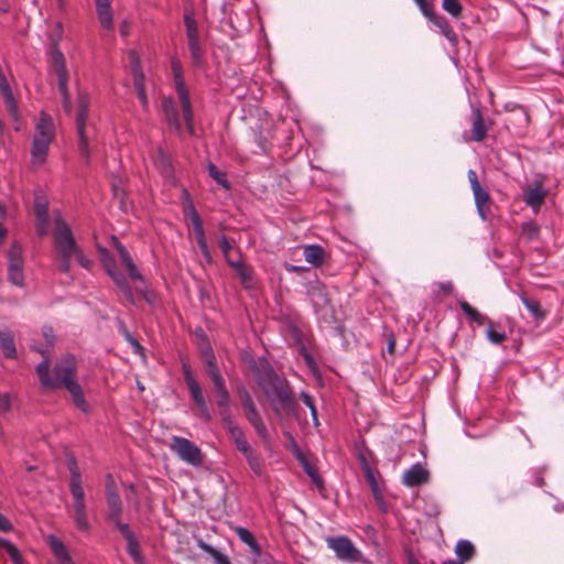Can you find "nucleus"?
I'll return each mask as SVG.
<instances>
[{"mask_svg": "<svg viewBox=\"0 0 564 564\" xmlns=\"http://www.w3.org/2000/svg\"><path fill=\"white\" fill-rule=\"evenodd\" d=\"M44 360L36 366V373L41 384L46 389H57L64 387L72 395L74 404L83 412L87 413L89 406L85 400L82 387L75 380L76 360L73 356H65L54 367L53 375H50V360L47 349H36Z\"/></svg>", "mask_w": 564, "mask_h": 564, "instance_id": "f257e3e1", "label": "nucleus"}, {"mask_svg": "<svg viewBox=\"0 0 564 564\" xmlns=\"http://www.w3.org/2000/svg\"><path fill=\"white\" fill-rule=\"evenodd\" d=\"M55 243V253L57 268L61 272L68 274L70 272L72 259H76L80 267L89 270L93 261L85 257L80 247L77 245L69 226L61 216L55 218V230L53 234Z\"/></svg>", "mask_w": 564, "mask_h": 564, "instance_id": "f03ea898", "label": "nucleus"}, {"mask_svg": "<svg viewBox=\"0 0 564 564\" xmlns=\"http://www.w3.org/2000/svg\"><path fill=\"white\" fill-rule=\"evenodd\" d=\"M63 24L61 22H56L53 26V30L50 34L51 40V47H50V54H51V62H50V68L51 73L57 78V87L58 91L61 93L63 97V107L65 111L70 110V96L68 91V72L66 68V61L58 48V43L63 37Z\"/></svg>", "mask_w": 564, "mask_h": 564, "instance_id": "7ed1b4c3", "label": "nucleus"}, {"mask_svg": "<svg viewBox=\"0 0 564 564\" xmlns=\"http://www.w3.org/2000/svg\"><path fill=\"white\" fill-rule=\"evenodd\" d=\"M263 391L279 416L295 414L296 401L289 382L279 376L271 373L268 377Z\"/></svg>", "mask_w": 564, "mask_h": 564, "instance_id": "20e7f679", "label": "nucleus"}, {"mask_svg": "<svg viewBox=\"0 0 564 564\" xmlns=\"http://www.w3.org/2000/svg\"><path fill=\"white\" fill-rule=\"evenodd\" d=\"M55 139V124L52 117L45 111H41L40 118L34 127V134L31 147V165L33 167L42 166L50 151V144Z\"/></svg>", "mask_w": 564, "mask_h": 564, "instance_id": "39448f33", "label": "nucleus"}, {"mask_svg": "<svg viewBox=\"0 0 564 564\" xmlns=\"http://www.w3.org/2000/svg\"><path fill=\"white\" fill-rule=\"evenodd\" d=\"M89 105L90 102L88 96L84 93H80L77 98V112L75 122L78 135V150L86 163H89L90 159L89 139L90 130H94V128L88 124Z\"/></svg>", "mask_w": 564, "mask_h": 564, "instance_id": "423d86ee", "label": "nucleus"}, {"mask_svg": "<svg viewBox=\"0 0 564 564\" xmlns=\"http://www.w3.org/2000/svg\"><path fill=\"white\" fill-rule=\"evenodd\" d=\"M202 356L205 364V370L209 378L212 379L215 389L217 391V404L219 408H221V415H227V409L229 404V393L226 389L225 380L223 379L216 364V357L213 352V349L210 346H206L202 349Z\"/></svg>", "mask_w": 564, "mask_h": 564, "instance_id": "0eeeda50", "label": "nucleus"}, {"mask_svg": "<svg viewBox=\"0 0 564 564\" xmlns=\"http://www.w3.org/2000/svg\"><path fill=\"white\" fill-rule=\"evenodd\" d=\"M172 72L174 77L175 90L178 96L185 126L191 134L194 133L193 111L191 107L188 91L182 74V65L177 59L172 61Z\"/></svg>", "mask_w": 564, "mask_h": 564, "instance_id": "6e6552de", "label": "nucleus"}, {"mask_svg": "<svg viewBox=\"0 0 564 564\" xmlns=\"http://www.w3.org/2000/svg\"><path fill=\"white\" fill-rule=\"evenodd\" d=\"M170 449L184 463L199 467L204 463L205 455L192 441L182 436H172Z\"/></svg>", "mask_w": 564, "mask_h": 564, "instance_id": "1a4fd4ad", "label": "nucleus"}, {"mask_svg": "<svg viewBox=\"0 0 564 564\" xmlns=\"http://www.w3.org/2000/svg\"><path fill=\"white\" fill-rule=\"evenodd\" d=\"M326 543L335 552L336 557L343 562L357 563L362 560L361 551L345 535L328 536Z\"/></svg>", "mask_w": 564, "mask_h": 564, "instance_id": "9d476101", "label": "nucleus"}, {"mask_svg": "<svg viewBox=\"0 0 564 564\" xmlns=\"http://www.w3.org/2000/svg\"><path fill=\"white\" fill-rule=\"evenodd\" d=\"M73 497V519L78 530L88 531L90 525L87 520L85 491L83 485L69 487Z\"/></svg>", "mask_w": 564, "mask_h": 564, "instance_id": "9b49d317", "label": "nucleus"}, {"mask_svg": "<svg viewBox=\"0 0 564 564\" xmlns=\"http://www.w3.org/2000/svg\"><path fill=\"white\" fill-rule=\"evenodd\" d=\"M8 276L14 285H23L22 247L18 242H13L8 251Z\"/></svg>", "mask_w": 564, "mask_h": 564, "instance_id": "f8f14e48", "label": "nucleus"}, {"mask_svg": "<svg viewBox=\"0 0 564 564\" xmlns=\"http://www.w3.org/2000/svg\"><path fill=\"white\" fill-rule=\"evenodd\" d=\"M468 181L474 194L475 204L479 216L485 220L489 213L490 196L489 193L481 187L477 173L474 170H469L467 173Z\"/></svg>", "mask_w": 564, "mask_h": 564, "instance_id": "ddd939ff", "label": "nucleus"}, {"mask_svg": "<svg viewBox=\"0 0 564 564\" xmlns=\"http://www.w3.org/2000/svg\"><path fill=\"white\" fill-rule=\"evenodd\" d=\"M131 72L133 75V86L137 90L138 98L144 110L149 108V100L144 88V75L141 70L140 59L134 51H130L128 54Z\"/></svg>", "mask_w": 564, "mask_h": 564, "instance_id": "4468645a", "label": "nucleus"}, {"mask_svg": "<svg viewBox=\"0 0 564 564\" xmlns=\"http://www.w3.org/2000/svg\"><path fill=\"white\" fill-rule=\"evenodd\" d=\"M104 268L108 275L112 279L115 284L123 292L126 299L130 303H134L132 290L126 279V276L118 270L116 262L112 258L105 257L102 259Z\"/></svg>", "mask_w": 564, "mask_h": 564, "instance_id": "2eb2a0df", "label": "nucleus"}, {"mask_svg": "<svg viewBox=\"0 0 564 564\" xmlns=\"http://www.w3.org/2000/svg\"><path fill=\"white\" fill-rule=\"evenodd\" d=\"M106 498L109 510V520H118L122 512V503L117 492L115 479L110 474L106 477Z\"/></svg>", "mask_w": 564, "mask_h": 564, "instance_id": "dca6fc26", "label": "nucleus"}, {"mask_svg": "<svg viewBox=\"0 0 564 564\" xmlns=\"http://www.w3.org/2000/svg\"><path fill=\"white\" fill-rule=\"evenodd\" d=\"M112 242L129 278L133 281L143 282V275L139 272L126 247L116 237H112Z\"/></svg>", "mask_w": 564, "mask_h": 564, "instance_id": "f3484780", "label": "nucleus"}, {"mask_svg": "<svg viewBox=\"0 0 564 564\" xmlns=\"http://www.w3.org/2000/svg\"><path fill=\"white\" fill-rule=\"evenodd\" d=\"M112 242L129 278L133 281L143 282V275L139 272L126 247L116 237H112Z\"/></svg>", "mask_w": 564, "mask_h": 564, "instance_id": "a211bd4d", "label": "nucleus"}, {"mask_svg": "<svg viewBox=\"0 0 564 564\" xmlns=\"http://www.w3.org/2000/svg\"><path fill=\"white\" fill-rule=\"evenodd\" d=\"M429 480L430 473L420 463L411 466V468L405 470L402 476V482L408 487H417L426 484Z\"/></svg>", "mask_w": 564, "mask_h": 564, "instance_id": "6ab92c4d", "label": "nucleus"}, {"mask_svg": "<svg viewBox=\"0 0 564 564\" xmlns=\"http://www.w3.org/2000/svg\"><path fill=\"white\" fill-rule=\"evenodd\" d=\"M162 112L163 118L167 126L174 129L178 134L181 133V121L177 108L174 100L171 97L162 99Z\"/></svg>", "mask_w": 564, "mask_h": 564, "instance_id": "aec40b11", "label": "nucleus"}, {"mask_svg": "<svg viewBox=\"0 0 564 564\" xmlns=\"http://www.w3.org/2000/svg\"><path fill=\"white\" fill-rule=\"evenodd\" d=\"M96 12L100 25L111 31L113 29V14L111 10V0H95Z\"/></svg>", "mask_w": 564, "mask_h": 564, "instance_id": "412c9836", "label": "nucleus"}, {"mask_svg": "<svg viewBox=\"0 0 564 564\" xmlns=\"http://www.w3.org/2000/svg\"><path fill=\"white\" fill-rule=\"evenodd\" d=\"M487 135V127L485 124V120L482 113L479 108L473 109V123H471V133L469 138L466 140H471L476 142H481Z\"/></svg>", "mask_w": 564, "mask_h": 564, "instance_id": "4be33fe9", "label": "nucleus"}, {"mask_svg": "<svg viewBox=\"0 0 564 564\" xmlns=\"http://www.w3.org/2000/svg\"><path fill=\"white\" fill-rule=\"evenodd\" d=\"M187 388H188V390L191 392V395H192L193 400L197 404V406H198V409L200 411L202 416L206 421L210 420V413H209L206 400L204 398L202 388H200L199 383L197 382V380L196 379H191L189 384L187 386Z\"/></svg>", "mask_w": 564, "mask_h": 564, "instance_id": "5701e85b", "label": "nucleus"}, {"mask_svg": "<svg viewBox=\"0 0 564 564\" xmlns=\"http://www.w3.org/2000/svg\"><path fill=\"white\" fill-rule=\"evenodd\" d=\"M546 196V192L541 183L535 184L534 187H528L524 192V202L533 209L540 208Z\"/></svg>", "mask_w": 564, "mask_h": 564, "instance_id": "b1692460", "label": "nucleus"}, {"mask_svg": "<svg viewBox=\"0 0 564 564\" xmlns=\"http://www.w3.org/2000/svg\"><path fill=\"white\" fill-rule=\"evenodd\" d=\"M365 478L371 489L372 496L378 505H384V498L379 485L380 474L375 468H367V471L364 473Z\"/></svg>", "mask_w": 564, "mask_h": 564, "instance_id": "393cba45", "label": "nucleus"}, {"mask_svg": "<svg viewBox=\"0 0 564 564\" xmlns=\"http://www.w3.org/2000/svg\"><path fill=\"white\" fill-rule=\"evenodd\" d=\"M48 542L57 564H74L66 546L62 541L53 535H50Z\"/></svg>", "mask_w": 564, "mask_h": 564, "instance_id": "a878e982", "label": "nucleus"}, {"mask_svg": "<svg viewBox=\"0 0 564 564\" xmlns=\"http://www.w3.org/2000/svg\"><path fill=\"white\" fill-rule=\"evenodd\" d=\"M230 267L236 270L241 283L250 289L253 285V271L250 267L242 263L240 260H228Z\"/></svg>", "mask_w": 564, "mask_h": 564, "instance_id": "bb28decb", "label": "nucleus"}, {"mask_svg": "<svg viewBox=\"0 0 564 564\" xmlns=\"http://www.w3.org/2000/svg\"><path fill=\"white\" fill-rule=\"evenodd\" d=\"M304 258L313 267H321L325 259V250L318 245L305 246Z\"/></svg>", "mask_w": 564, "mask_h": 564, "instance_id": "cd10ccee", "label": "nucleus"}, {"mask_svg": "<svg viewBox=\"0 0 564 564\" xmlns=\"http://www.w3.org/2000/svg\"><path fill=\"white\" fill-rule=\"evenodd\" d=\"M154 163L164 177L170 178L173 176L171 158L167 153L164 152L162 148L158 149L156 154L154 156Z\"/></svg>", "mask_w": 564, "mask_h": 564, "instance_id": "c85d7f7f", "label": "nucleus"}, {"mask_svg": "<svg viewBox=\"0 0 564 564\" xmlns=\"http://www.w3.org/2000/svg\"><path fill=\"white\" fill-rule=\"evenodd\" d=\"M0 348L7 358L13 359L17 357L14 337L9 329H0Z\"/></svg>", "mask_w": 564, "mask_h": 564, "instance_id": "c756f323", "label": "nucleus"}, {"mask_svg": "<svg viewBox=\"0 0 564 564\" xmlns=\"http://www.w3.org/2000/svg\"><path fill=\"white\" fill-rule=\"evenodd\" d=\"M245 415L249 423L253 426L258 435L263 440L267 441L269 438L268 430L258 412L257 409L246 411Z\"/></svg>", "mask_w": 564, "mask_h": 564, "instance_id": "7c9ffc66", "label": "nucleus"}, {"mask_svg": "<svg viewBox=\"0 0 564 564\" xmlns=\"http://www.w3.org/2000/svg\"><path fill=\"white\" fill-rule=\"evenodd\" d=\"M455 553L464 564L469 562L476 554L474 544L468 540H459L455 545Z\"/></svg>", "mask_w": 564, "mask_h": 564, "instance_id": "2f4dec72", "label": "nucleus"}, {"mask_svg": "<svg viewBox=\"0 0 564 564\" xmlns=\"http://www.w3.org/2000/svg\"><path fill=\"white\" fill-rule=\"evenodd\" d=\"M197 546L207 553L214 561L215 564H231L228 556L212 546L210 544L206 543L202 539L197 540Z\"/></svg>", "mask_w": 564, "mask_h": 564, "instance_id": "473e14b6", "label": "nucleus"}, {"mask_svg": "<svg viewBox=\"0 0 564 564\" xmlns=\"http://www.w3.org/2000/svg\"><path fill=\"white\" fill-rule=\"evenodd\" d=\"M185 213L189 217L191 223L193 225V231H194L196 241L205 239L206 237H205V231H204V227H203V221H202L198 213L194 208V206L189 205L186 208Z\"/></svg>", "mask_w": 564, "mask_h": 564, "instance_id": "72a5a7b5", "label": "nucleus"}, {"mask_svg": "<svg viewBox=\"0 0 564 564\" xmlns=\"http://www.w3.org/2000/svg\"><path fill=\"white\" fill-rule=\"evenodd\" d=\"M235 533L243 543H246L251 549L254 555H260V546L257 543L253 534L248 529L243 527H236Z\"/></svg>", "mask_w": 564, "mask_h": 564, "instance_id": "f704fd0d", "label": "nucleus"}, {"mask_svg": "<svg viewBox=\"0 0 564 564\" xmlns=\"http://www.w3.org/2000/svg\"><path fill=\"white\" fill-rule=\"evenodd\" d=\"M433 23L440 29V32L452 43L456 44L458 39L453 30V28L449 25L447 20L444 17L437 15L434 17Z\"/></svg>", "mask_w": 564, "mask_h": 564, "instance_id": "c9c22d12", "label": "nucleus"}, {"mask_svg": "<svg viewBox=\"0 0 564 564\" xmlns=\"http://www.w3.org/2000/svg\"><path fill=\"white\" fill-rule=\"evenodd\" d=\"M459 307L462 311L467 315V317L477 323L478 325L487 324L490 319L480 314L476 308H474L469 303H467L465 300H462L458 302Z\"/></svg>", "mask_w": 564, "mask_h": 564, "instance_id": "e433bc0d", "label": "nucleus"}, {"mask_svg": "<svg viewBox=\"0 0 564 564\" xmlns=\"http://www.w3.org/2000/svg\"><path fill=\"white\" fill-rule=\"evenodd\" d=\"M188 50L191 54V58L193 61V64L196 67H202L204 65V51L202 48V45L198 40L188 41Z\"/></svg>", "mask_w": 564, "mask_h": 564, "instance_id": "4c0bfd02", "label": "nucleus"}, {"mask_svg": "<svg viewBox=\"0 0 564 564\" xmlns=\"http://www.w3.org/2000/svg\"><path fill=\"white\" fill-rule=\"evenodd\" d=\"M249 467L257 476H262L264 471V460L253 449L245 455Z\"/></svg>", "mask_w": 564, "mask_h": 564, "instance_id": "58836bf2", "label": "nucleus"}, {"mask_svg": "<svg viewBox=\"0 0 564 564\" xmlns=\"http://www.w3.org/2000/svg\"><path fill=\"white\" fill-rule=\"evenodd\" d=\"M0 553L8 554L14 564H22V557L19 550L6 539H0Z\"/></svg>", "mask_w": 564, "mask_h": 564, "instance_id": "ea45409f", "label": "nucleus"}, {"mask_svg": "<svg viewBox=\"0 0 564 564\" xmlns=\"http://www.w3.org/2000/svg\"><path fill=\"white\" fill-rule=\"evenodd\" d=\"M520 300L536 319H543L545 317V313L538 301L529 299L524 293L520 294Z\"/></svg>", "mask_w": 564, "mask_h": 564, "instance_id": "a19ab883", "label": "nucleus"}, {"mask_svg": "<svg viewBox=\"0 0 564 564\" xmlns=\"http://www.w3.org/2000/svg\"><path fill=\"white\" fill-rule=\"evenodd\" d=\"M208 174L212 178H214L220 186L228 189L230 187V183L226 177V174L217 169V166L213 163L207 165Z\"/></svg>", "mask_w": 564, "mask_h": 564, "instance_id": "79ce46f5", "label": "nucleus"}, {"mask_svg": "<svg viewBox=\"0 0 564 564\" xmlns=\"http://www.w3.org/2000/svg\"><path fill=\"white\" fill-rule=\"evenodd\" d=\"M302 466H303L305 473L308 475V477L313 481V484L317 488L322 489L324 487V481H323L322 477L318 475L317 469L304 458L302 459Z\"/></svg>", "mask_w": 564, "mask_h": 564, "instance_id": "37998d69", "label": "nucleus"}, {"mask_svg": "<svg viewBox=\"0 0 564 564\" xmlns=\"http://www.w3.org/2000/svg\"><path fill=\"white\" fill-rule=\"evenodd\" d=\"M67 467L70 474L69 487L83 485L82 475L77 466V462L74 457L68 459Z\"/></svg>", "mask_w": 564, "mask_h": 564, "instance_id": "c03bdc74", "label": "nucleus"}, {"mask_svg": "<svg viewBox=\"0 0 564 564\" xmlns=\"http://www.w3.org/2000/svg\"><path fill=\"white\" fill-rule=\"evenodd\" d=\"M184 22H185V26H186V37H187V42L188 41H193V40H198V29H197V24H196V21L194 20V18L189 14H186L184 17Z\"/></svg>", "mask_w": 564, "mask_h": 564, "instance_id": "a18cd8bd", "label": "nucleus"}, {"mask_svg": "<svg viewBox=\"0 0 564 564\" xmlns=\"http://www.w3.org/2000/svg\"><path fill=\"white\" fill-rule=\"evenodd\" d=\"M127 543H128L127 550H128L129 555L132 557V560L137 564H143V562H144L143 556L141 555L140 545H139L138 541L135 540V538L127 541Z\"/></svg>", "mask_w": 564, "mask_h": 564, "instance_id": "49530a36", "label": "nucleus"}, {"mask_svg": "<svg viewBox=\"0 0 564 564\" xmlns=\"http://www.w3.org/2000/svg\"><path fill=\"white\" fill-rule=\"evenodd\" d=\"M442 8L454 18H459L463 11L458 0H443Z\"/></svg>", "mask_w": 564, "mask_h": 564, "instance_id": "de8ad7c7", "label": "nucleus"}, {"mask_svg": "<svg viewBox=\"0 0 564 564\" xmlns=\"http://www.w3.org/2000/svg\"><path fill=\"white\" fill-rule=\"evenodd\" d=\"M34 212L36 220L48 219V204L44 199L36 197L34 202Z\"/></svg>", "mask_w": 564, "mask_h": 564, "instance_id": "09e8293b", "label": "nucleus"}, {"mask_svg": "<svg viewBox=\"0 0 564 564\" xmlns=\"http://www.w3.org/2000/svg\"><path fill=\"white\" fill-rule=\"evenodd\" d=\"M300 397H301L302 401L304 402V404L311 411V415H312L314 425L318 426L319 422H318V417H317V410H316V406L314 404V400H313L312 395H310L306 392H301Z\"/></svg>", "mask_w": 564, "mask_h": 564, "instance_id": "8fccbe9b", "label": "nucleus"}, {"mask_svg": "<svg viewBox=\"0 0 564 564\" xmlns=\"http://www.w3.org/2000/svg\"><path fill=\"white\" fill-rule=\"evenodd\" d=\"M487 324H488V328H487L486 335H487V338L489 339V341H491L492 344H501L503 340H506L507 335L505 332L495 330L492 327L491 321H489Z\"/></svg>", "mask_w": 564, "mask_h": 564, "instance_id": "3c124183", "label": "nucleus"}, {"mask_svg": "<svg viewBox=\"0 0 564 564\" xmlns=\"http://www.w3.org/2000/svg\"><path fill=\"white\" fill-rule=\"evenodd\" d=\"M224 422L234 442H236L237 438L245 436L242 430L236 425L229 416H224Z\"/></svg>", "mask_w": 564, "mask_h": 564, "instance_id": "603ef678", "label": "nucleus"}, {"mask_svg": "<svg viewBox=\"0 0 564 564\" xmlns=\"http://www.w3.org/2000/svg\"><path fill=\"white\" fill-rule=\"evenodd\" d=\"M522 235L529 240H534L539 236V227L534 223L523 224Z\"/></svg>", "mask_w": 564, "mask_h": 564, "instance_id": "864d4df0", "label": "nucleus"}, {"mask_svg": "<svg viewBox=\"0 0 564 564\" xmlns=\"http://www.w3.org/2000/svg\"><path fill=\"white\" fill-rule=\"evenodd\" d=\"M122 334L126 340L132 346L133 351L138 355H143V347L139 344V341L129 333L127 328H123Z\"/></svg>", "mask_w": 564, "mask_h": 564, "instance_id": "5fc2aeb1", "label": "nucleus"}, {"mask_svg": "<svg viewBox=\"0 0 564 564\" xmlns=\"http://www.w3.org/2000/svg\"><path fill=\"white\" fill-rule=\"evenodd\" d=\"M110 521L118 528L127 541L134 539V535L127 523H121L119 519Z\"/></svg>", "mask_w": 564, "mask_h": 564, "instance_id": "6e6d98bb", "label": "nucleus"}, {"mask_svg": "<svg viewBox=\"0 0 564 564\" xmlns=\"http://www.w3.org/2000/svg\"><path fill=\"white\" fill-rule=\"evenodd\" d=\"M140 283H141V286L138 288V291L142 294V296L144 297V300L148 303H154L155 302L154 292L148 289L144 280H143V282H140Z\"/></svg>", "mask_w": 564, "mask_h": 564, "instance_id": "4d7b16f0", "label": "nucleus"}, {"mask_svg": "<svg viewBox=\"0 0 564 564\" xmlns=\"http://www.w3.org/2000/svg\"><path fill=\"white\" fill-rule=\"evenodd\" d=\"M234 443H235L237 449L239 452H241L243 454V456L252 451V447L249 445V443L247 442L245 436L237 438V441Z\"/></svg>", "mask_w": 564, "mask_h": 564, "instance_id": "13d9d810", "label": "nucleus"}, {"mask_svg": "<svg viewBox=\"0 0 564 564\" xmlns=\"http://www.w3.org/2000/svg\"><path fill=\"white\" fill-rule=\"evenodd\" d=\"M241 400H242V405L245 408V412L253 410V409H257L254 402L252 401V399L250 397V394L247 391H245V390L241 392Z\"/></svg>", "mask_w": 564, "mask_h": 564, "instance_id": "bf43d9fd", "label": "nucleus"}, {"mask_svg": "<svg viewBox=\"0 0 564 564\" xmlns=\"http://www.w3.org/2000/svg\"><path fill=\"white\" fill-rule=\"evenodd\" d=\"M420 9L423 12V14L432 22L434 20V17L438 15L434 12L433 6L427 1H425V6H420Z\"/></svg>", "mask_w": 564, "mask_h": 564, "instance_id": "052dcab7", "label": "nucleus"}, {"mask_svg": "<svg viewBox=\"0 0 564 564\" xmlns=\"http://www.w3.org/2000/svg\"><path fill=\"white\" fill-rule=\"evenodd\" d=\"M36 229L40 236H45L48 232V219L36 220Z\"/></svg>", "mask_w": 564, "mask_h": 564, "instance_id": "680f3d73", "label": "nucleus"}, {"mask_svg": "<svg viewBox=\"0 0 564 564\" xmlns=\"http://www.w3.org/2000/svg\"><path fill=\"white\" fill-rule=\"evenodd\" d=\"M219 247H220L223 253L225 254V257L227 258V260H230L229 252L231 251V246L226 237H221V239L219 241Z\"/></svg>", "mask_w": 564, "mask_h": 564, "instance_id": "e2e57ef3", "label": "nucleus"}, {"mask_svg": "<svg viewBox=\"0 0 564 564\" xmlns=\"http://www.w3.org/2000/svg\"><path fill=\"white\" fill-rule=\"evenodd\" d=\"M43 337L45 338L48 347H52L54 345L55 336H54L53 329L51 327L43 328Z\"/></svg>", "mask_w": 564, "mask_h": 564, "instance_id": "0e129e2a", "label": "nucleus"}, {"mask_svg": "<svg viewBox=\"0 0 564 564\" xmlns=\"http://www.w3.org/2000/svg\"><path fill=\"white\" fill-rule=\"evenodd\" d=\"M196 242H197V246H198L200 252L203 253L204 258H206L207 260H210V253H209L206 238L198 240Z\"/></svg>", "mask_w": 564, "mask_h": 564, "instance_id": "69168bd1", "label": "nucleus"}, {"mask_svg": "<svg viewBox=\"0 0 564 564\" xmlns=\"http://www.w3.org/2000/svg\"><path fill=\"white\" fill-rule=\"evenodd\" d=\"M358 459L360 462V466H361L362 473H366L367 468H373L371 466L370 462L368 460V457H367V455L365 453H359Z\"/></svg>", "mask_w": 564, "mask_h": 564, "instance_id": "338daca9", "label": "nucleus"}, {"mask_svg": "<svg viewBox=\"0 0 564 564\" xmlns=\"http://www.w3.org/2000/svg\"><path fill=\"white\" fill-rule=\"evenodd\" d=\"M12 528L10 521L0 513V531L8 532Z\"/></svg>", "mask_w": 564, "mask_h": 564, "instance_id": "774afa93", "label": "nucleus"}]
</instances>
